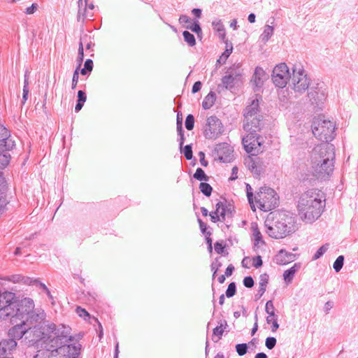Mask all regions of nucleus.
<instances>
[{
	"instance_id": "obj_1",
	"label": "nucleus",
	"mask_w": 358,
	"mask_h": 358,
	"mask_svg": "<svg viewBox=\"0 0 358 358\" xmlns=\"http://www.w3.org/2000/svg\"><path fill=\"white\" fill-rule=\"evenodd\" d=\"M71 330L69 327L64 324L56 325L49 322L45 324L43 332H40L38 337L43 335L42 343L46 351H38L35 358H41L45 354L49 357L55 353L63 355L64 358H78L80 348L69 344L73 339Z\"/></svg>"
},
{
	"instance_id": "obj_2",
	"label": "nucleus",
	"mask_w": 358,
	"mask_h": 358,
	"mask_svg": "<svg viewBox=\"0 0 358 358\" xmlns=\"http://www.w3.org/2000/svg\"><path fill=\"white\" fill-rule=\"evenodd\" d=\"M324 194L318 189H310L301 194L297 201V211L300 219L311 224L322 214L325 208Z\"/></svg>"
},
{
	"instance_id": "obj_3",
	"label": "nucleus",
	"mask_w": 358,
	"mask_h": 358,
	"mask_svg": "<svg viewBox=\"0 0 358 358\" xmlns=\"http://www.w3.org/2000/svg\"><path fill=\"white\" fill-rule=\"evenodd\" d=\"M310 161L313 174L318 179L328 178L334 169V145L329 143L316 145L311 152Z\"/></svg>"
},
{
	"instance_id": "obj_4",
	"label": "nucleus",
	"mask_w": 358,
	"mask_h": 358,
	"mask_svg": "<svg viewBox=\"0 0 358 358\" xmlns=\"http://www.w3.org/2000/svg\"><path fill=\"white\" fill-rule=\"evenodd\" d=\"M266 232L273 238H282L295 231V218L289 211L270 213L265 222Z\"/></svg>"
},
{
	"instance_id": "obj_5",
	"label": "nucleus",
	"mask_w": 358,
	"mask_h": 358,
	"mask_svg": "<svg viewBox=\"0 0 358 358\" xmlns=\"http://www.w3.org/2000/svg\"><path fill=\"white\" fill-rule=\"evenodd\" d=\"M47 324L46 322H43V325L38 329L35 325L32 327H27V323L24 320L21 321L20 324H16L8 331L9 339L3 340L2 341H13L17 343L16 340L21 339L24 336L25 338H31V341L41 340L42 341L43 335L38 337L40 332H43V327Z\"/></svg>"
},
{
	"instance_id": "obj_6",
	"label": "nucleus",
	"mask_w": 358,
	"mask_h": 358,
	"mask_svg": "<svg viewBox=\"0 0 358 358\" xmlns=\"http://www.w3.org/2000/svg\"><path fill=\"white\" fill-rule=\"evenodd\" d=\"M313 135L324 143H328L334 138L335 124L324 117L315 118L312 124Z\"/></svg>"
},
{
	"instance_id": "obj_7",
	"label": "nucleus",
	"mask_w": 358,
	"mask_h": 358,
	"mask_svg": "<svg viewBox=\"0 0 358 358\" xmlns=\"http://www.w3.org/2000/svg\"><path fill=\"white\" fill-rule=\"evenodd\" d=\"M255 200L259 208L263 211H269L278 206L279 197L274 189L264 187L255 196Z\"/></svg>"
},
{
	"instance_id": "obj_8",
	"label": "nucleus",
	"mask_w": 358,
	"mask_h": 358,
	"mask_svg": "<svg viewBox=\"0 0 358 358\" xmlns=\"http://www.w3.org/2000/svg\"><path fill=\"white\" fill-rule=\"evenodd\" d=\"M17 306V299L14 293L10 292H0V317L6 320L12 318L14 309Z\"/></svg>"
},
{
	"instance_id": "obj_9",
	"label": "nucleus",
	"mask_w": 358,
	"mask_h": 358,
	"mask_svg": "<svg viewBox=\"0 0 358 358\" xmlns=\"http://www.w3.org/2000/svg\"><path fill=\"white\" fill-rule=\"evenodd\" d=\"M14 146L15 141L8 136V130L0 124V166L2 168L9 163L10 155L6 151L12 150Z\"/></svg>"
},
{
	"instance_id": "obj_10",
	"label": "nucleus",
	"mask_w": 358,
	"mask_h": 358,
	"mask_svg": "<svg viewBox=\"0 0 358 358\" xmlns=\"http://www.w3.org/2000/svg\"><path fill=\"white\" fill-rule=\"evenodd\" d=\"M291 80L295 92H304L310 85V79L307 77L301 64H294L292 67Z\"/></svg>"
},
{
	"instance_id": "obj_11",
	"label": "nucleus",
	"mask_w": 358,
	"mask_h": 358,
	"mask_svg": "<svg viewBox=\"0 0 358 358\" xmlns=\"http://www.w3.org/2000/svg\"><path fill=\"white\" fill-rule=\"evenodd\" d=\"M224 131L221 120L215 115L210 116L206 120L203 134L208 139H215Z\"/></svg>"
},
{
	"instance_id": "obj_12",
	"label": "nucleus",
	"mask_w": 358,
	"mask_h": 358,
	"mask_svg": "<svg viewBox=\"0 0 358 358\" xmlns=\"http://www.w3.org/2000/svg\"><path fill=\"white\" fill-rule=\"evenodd\" d=\"M34 308V301L29 298H24L20 301L17 300V306L15 308L13 316L11 318L13 324L17 323V320L22 321L29 315Z\"/></svg>"
},
{
	"instance_id": "obj_13",
	"label": "nucleus",
	"mask_w": 358,
	"mask_h": 358,
	"mask_svg": "<svg viewBox=\"0 0 358 358\" xmlns=\"http://www.w3.org/2000/svg\"><path fill=\"white\" fill-rule=\"evenodd\" d=\"M243 70L239 64H234L226 72L222 78V83L226 89H231L238 84L241 79Z\"/></svg>"
},
{
	"instance_id": "obj_14",
	"label": "nucleus",
	"mask_w": 358,
	"mask_h": 358,
	"mask_svg": "<svg viewBox=\"0 0 358 358\" xmlns=\"http://www.w3.org/2000/svg\"><path fill=\"white\" fill-rule=\"evenodd\" d=\"M291 78L289 69L285 63L275 66L273 70L272 80L275 85L278 87H285L288 80Z\"/></svg>"
},
{
	"instance_id": "obj_15",
	"label": "nucleus",
	"mask_w": 358,
	"mask_h": 358,
	"mask_svg": "<svg viewBox=\"0 0 358 358\" xmlns=\"http://www.w3.org/2000/svg\"><path fill=\"white\" fill-rule=\"evenodd\" d=\"M260 136L257 134H252L248 133L245 136L242 138V143L244 146L245 151L248 153H251L252 155H256L262 152L260 141Z\"/></svg>"
},
{
	"instance_id": "obj_16",
	"label": "nucleus",
	"mask_w": 358,
	"mask_h": 358,
	"mask_svg": "<svg viewBox=\"0 0 358 358\" xmlns=\"http://www.w3.org/2000/svg\"><path fill=\"white\" fill-rule=\"evenodd\" d=\"M262 116H257L252 117V120L245 119L243 129L244 130L252 134H257L262 129Z\"/></svg>"
},
{
	"instance_id": "obj_17",
	"label": "nucleus",
	"mask_w": 358,
	"mask_h": 358,
	"mask_svg": "<svg viewBox=\"0 0 358 358\" xmlns=\"http://www.w3.org/2000/svg\"><path fill=\"white\" fill-rule=\"evenodd\" d=\"M265 310L268 315L266 317V322L268 324H272L271 331L275 332L279 328V324L277 321L276 315H275L274 306L272 301L270 300L266 302Z\"/></svg>"
},
{
	"instance_id": "obj_18",
	"label": "nucleus",
	"mask_w": 358,
	"mask_h": 358,
	"mask_svg": "<svg viewBox=\"0 0 358 358\" xmlns=\"http://www.w3.org/2000/svg\"><path fill=\"white\" fill-rule=\"evenodd\" d=\"M310 101L313 104L319 106L322 103L325 99V93L323 90L320 89H311L308 94Z\"/></svg>"
},
{
	"instance_id": "obj_19",
	"label": "nucleus",
	"mask_w": 358,
	"mask_h": 358,
	"mask_svg": "<svg viewBox=\"0 0 358 358\" xmlns=\"http://www.w3.org/2000/svg\"><path fill=\"white\" fill-rule=\"evenodd\" d=\"M45 318V313L43 310H34L28 315L25 318L24 322L27 323V327H31V324L34 323L41 322Z\"/></svg>"
},
{
	"instance_id": "obj_20",
	"label": "nucleus",
	"mask_w": 358,
	"mask_h": 358,
	"mask_svg": "<svg viewBox=\"0 0 358 358\" xmlns=\"http://www.w3.org/2000/svg\"><path fill=\"white\" fill-rule=\"evenodd\" d=\"M262 116L259 112V101L257 99L252 100L251 104L245 109L244 117L248 120H252V117Z\"/></svg>"
},
{
	"instance_id": "obj_21",
	"label": "nucleus",
	"mask_w": 358,
	"mask_h": 358,
	"mask_svg": "<svg viewBox=\"0 0 358 358\" xmlns=\"http://www.w3.org/2000/svg\"><path fill=\"white\" fill-rule=\"evenodd\" d=\"M275 259L278 264L284 265L294 261L295 255L281 250L275 256Z\"/></svg>"
},
{
	"instance_id": "obj_22",
	"label": "nucleus",
	"mask_w": 358,
	"mask_h": 358,
	"mask_svg": "<svg viewBox=\"0 0 358 358\" xmlns=\"http://www.w3.org/2000/svg\"><path fill=\"white\" fill-rule=\"evenodd\" d=\"M7 189L6 181L0 172V208H3L8 203L6 200Z\"/></svg>"
},
{
	"instance_id": "obj_23",
	"label": "nucleus",
	"mask_w": 358,
	"mask_h": 358,
	"mask_svg": "<svg viewBox=\"0 0 358 358\" xmlns=\"http://www.w3.org/2000/svg\"><path fill=\"white\" fill-rule=\"evenodd\" d=\"M266 79V74L263 69L261 67H257L255 69V71L252 80L255 86L257 87H261L264 84V80Z\"/></svg>"
},
{
	"instance_id": "obj_24",
	"label": "nucleus",
	"mask_w": 358,
	"mask_h": 358,
	"mask_svg": "<svg viewBox=\"0 0 358 358\" xmlns=\"http://www.w3.org/2000/svg\"><path fill=\"white\" fill-rule=\"evenodd\" d=\"M301 264L295 263L290 268L286 270L283 273V278L286 283L292 282L295 273L300 269Z\"/></svg>"
},
{
	"instance_id": "obj_25",
	"label": "nucleus",
	"mask_w": 358,
	"mask_h": 358,
	"mask_svg": "<svg viewBox=\"0 0 358 358\" xmlns=\"http://www.w3.org/2000/svg\"><path fill=\"white\" fill-rule=\"evenodd\" d=\"M17 346L13 341H0V358H13L3 356L8 351H10Z\"/></svg>"
},
{
	"instance_id": "obj_26",
	"label": "nucleus",
	"mask_w": 358,
	"mask_h": 358,
	"mask_svg": "<svg viewBox=\"0 0 358 358\" xmlns=\"http://www.w3.org/2000/svg\"><path fill=\"white\" fill-rule=\"evenodd\" d=\"M274 29L271 25H266L264 28L263 33L260 35V40L266 43L273 36Z\"/></svg>"
},
{
	"instance_id": "obj_27",
	"label": "nucleus",
	"mask_w": 358,
	"mask_h": 358,
	"mask_svg": "<svg viewBox=\"0 0 358 358\" xmlns=\"http://www.w3.org/2000/svg\"><path fill=\"white\" fill-rule=\"evenodd\" d=\"M215 100V94L210 92L204 99L202 106L204 109H209L213 106Z\"/></svg>"
},
{
	"instance_id": "obj_28",
	"label": "nucleus",
	"mask_w": 358,
	"mask_h": 358,
	"mask_svg": "<svg viewBox=\"0 0 358 358\" xmlns=\"http://www.w3.org/2000/svg\"><path fill=\"white\" fill-rule=\"evenodd\" d=\"M245 164L247 166L249 170L256 176H257L258 169H256L255 159L252 157H248L245 159Z\"/></svg>"
},
{
	"instance_id": "obj_29",
	"label": "nucleus",
	"mask_w": 358,
	"mask_h": 358,
	"mask_svg": "<svg viewBox=\"0 0 358 358\" xmlns=\"http://www.w3.org/2000/svg\"><path fill=\"white\" fill-rule=\"evenodd\" d=\"M224 332L223 324L221 323L220 326L213 329L212 339L215 342H217L222 337Z\"/></svg>"
},
{
	"instance_id": "obj_30",
	"label": "nucleus",
	"mask_w": 358,
	"mask_h": 358,
	"mask_svg": "<svg viewBox=\"0 0 358 358\" xmlns=\"http://www.w3.org/2000/svg\"><path fill=\"white\" fill-rule=\"evenodd\" d=\"M8 280L12 281L15 283L23 282L24 284H30L31 282L29 278L23 277L20 275H11L10 277L8 278Z\"/></svg>"
},
{
	"instance_id": "obj_31",
	"label": "nucleus",
	"mask_w": 358,
	"mask_h": 358,
	"mask_svg": "<svg viewBox=\"0 0 358 358\" xmlns=\"http://www.w3.org/2000/svg\"><path fill=\"white\" fill-rule=\"evenodd\" d=\"M194 178L199 181H208L209 180V177L206 175L201 168H197L194 174Z\"/></svg>"
},
{
	"instance_id": "obj_32",
	"label": "nucleus",
	"mask_w": 358,
	"mask_h": 358,
	"mask_svg": "<svg viewBox=\"0 0 358 358\" xmlns=\"http://www.w3.org/2000/svg\"><path fill=\"white\" fill-rule=\"evenodd\" d=\"M185 41L188 43L189 46H194L196 44L194 36L188 31H184L182 33Z\"/></svg>"
},
{
	"instance_id": "obj_33",
	"label": "nucleus",
	"mask_w": 358,
	"mask_h": 358,
	"mask_svg": "<svg viewBox=\"0 0 358 358\" xmlns=\"http://www.w3.org/2000/svg\"><path fill=\"white\" fill-rule=\"evenodd\" d=\"M199 189L205 196H210L211 195L213 188L208 183L201 182L199 185Z\"/></svg>"
},
{
	"instance_id": "obj_34",
	"label": "nucleus",
	"mask_w": 358,
	"mask_h": 358,
	"mask_svg": "<svg viewBox=\"0 0 358 358\" xmlns=\"http://www.w3.org/2000/svg\"><path fill=\"white\" fill-rule=\"evenodd\" d=\"M78 19L79 20L81 17H83V20L87 17L85 15L86 7H85V1L78 0ZM87 6V5L85 6Z\"/></svg>"
},
{
	"instance_id": "obj_35",
	"label": "nucleus",
	"mask_w": 358,
	"mask_h": 358,
	"mask_svg": "<svg viewBox=\"0 0 358 358\" xmlns=\"http://www.w3.org/2000/svg\"><path fill=\"white\" fill-rule=\"evenodd\" d=\"M221 206H222V203L218 202L216 204L215 211L212 212L209 214L210 216V220L213 222H217V221H221L220 216H219V213H220V209Z\"/></svg>"
},
{
	"instance_id": "obj_36",
	"label": "nucleus",
	"mask_w": 358,
	"mask_h": 358,
	"mask_svg": "<svg viewBox=\"0 0 358 358\" xmlns=\"http://www.w3.org/2000/svg\"><path fill=\"white\" fill-rule=\"evenodd\" d=\"M343 262L344 257L343 255L338 256L333 265V267L336 272H339L341 270L343 266Z\"/></svg>"
},
{
	"instance_id": "obj_37",
	"label": "nucleus",
	"mask_w": 358,
	"mask_h": 358,
	"mask_svg": "<svg viewBox=\"0 0 358 358\" xmlns=\"http://www.w3.org/2000/svg\"><path fill=\"white\" fill-rule=\"evenodd\" d=\"M236 350L238 355L243 356L248 352V345L246 343L237 344L236 345Z\"/></svg>"
},
{
	"instance_id": "obj_38",
	"label": "nucleus",
	"mask_w": 358,
	"mask_h": 358,
	"mask_svg": "<svg viewBox=\"0 0 358 358\" xmlns=\"http://www.w3.org/2000/svg\"><path fill=\"white\" fill-rule=\"evenodd\" d=\"M185 127L187 130H192L194 126V117L192 115L189 114L187 116L185 120Z\"/></svg>"
},
{
	"instance_id": "obj_39",
	"label": "nucleus",
	"mask_w": 358,
	"mask_h": 358,
	"mask_svg": "<svg viewBox=\"0 0 358 358\" xmlns=\"http://www.w3.org/2000/svg\"><path fill=\"white\" fill-rule=\"evenodd\" d=\"M236 283L231 282L229 285L226 291L227 297L231 298V297L234 296L236 294Z\"/></svg>"
},
{
	"instance_id": "obj_40",
	"label": "nucleus",
	"mask_w": 358,
	"mask_h": 358,
	"mask_svg": "<svg viewBox=\"0 0 358 358\" xmlns=\"http://www.w3.org/2000/svg\"><path fill=\"white\" fill-rule=\"evenodd\" d=\"M328 248H329V244H325V245L321 246L317 250V251L315 252L313 259L314 260L319 259L320 257H322L326 252V251L328 250Z\"/></svg>"
},
{
	"instance_id": "obj_41",
	"label": "nucleus",
	"mask_w": 358,
	"mask_h": 358,
	"mask_svg": "<svg viewBox=\"0 0 358 358\" xmlns=\"http://www.w3.org/2000/svg\"><path fill=\"white\" fill-rule=\"evenodd\" d=\"M252 228L255 242L259 243V242L262 241V236L257 224L255 226L252 225Z\"/></svg>"
},
{
	"instance_id": "obj_42",
	"label": "nucleus",
	"mask_w": 358,
	"mask_h": 358,
	"mask_svg": "<svg viewBox=\"0 0 358 358\" xmlns=\"http://www.w3.org/2000/svg\"><path fill=\"white\" fill-rule=\"evenodd\" d=\"M232 50H233L232 44L231 43L229 45L228 43H227L226 50H225L224 52L222 55V56L220 57V59L217 60V62H221L222 58H224V60H227V59L229 57V55L232 52Z\"/></svg>"
},
{
	"instance_id": "obj_43",
	"label": "nucleus",
	"mask_w": 358,
	"mask_h": 358,
	"mask_svg": "<svg viewBox=\"0 0 358 358\" xmlns=\"http://www.w3.org/2000/svg\"><path fill=\"white\" fill-rule=\"evenodd\" d=\"M212 26L215 30L217 32H221L224 31V27L220 20H214L212 22Z\"/></svg>"
},
{
	"instance_id": "obj_44",
	"label": "nucleus",
	"mask_w": 358,
	"mask_h": 358,
	"mask_svg": "<svg viewBox=\"0 0 358 358\" xmlns=\"http://www.w3.org/2000/svg\"><path fill=\"white\" fill-rule=\"evenodd\" d=\"M255 159L256 169H258L257 176L259 177L261 175L262 172L263 171L264 166V163H263L262 160L259 157H255Z\"/></svg>"
},
{
	"instance_id": "obj_45",
	"label": "nucleus",
	"mask_w": 358,
	"mask_h": 358,
	"mask_svg": "<svg viewBox=\"0 0 358 358\" xmlns=\"http://www.w3.org/2000/svg\"><path fill=\"white\" fill-rule=\"evenodd\" d=\"M276 342H277V341H276L275 338L268 337L265 341L266 347L269 350H272L275 346Z\"/></svg>"
},
{
	"instance_id": "obj_46",
	"label": "nucleus",
	"mask_w": 358,
	"mask_h": 358,
	"mask_svg": "<svg viewBox=\"0 0 358 358\" xmlns=\"http://www.w3.org/2000/svg\"><path fill=\"white\" fill-rule=\"evenodd\" d=\"M252 189L251 187L249 185H247V196L248 201L250 203V205L253 210H255V205L253 203V194L252 192H250Z\"/></svg>"
},
{
	"instance_id": "obj_47",
	"label": "nucleus",
	"mask_w": 358,
	"mask_h": 358,
	"mask_svg": "<svg viewBox=\"0 0 358 358\" xmlns=\"http://www.w3.org/2000/svg\"><path fill=\"white\" fill-rule=\"evenodd\" d=\"M183 153L187 159L189 160L192 158V150L191 145H187L184 147Z\"/></svg>"
},
{
	"instance_id": "obj_48",
	"label": "nucleus",
	"mask_w": 358,
	"mask_h": 358,
	"mask_svg": "<svg viewBox=\"0 0 358 358\" xmlns=\"http://www.w3.org/2000/svg\"><path fill=\"white\" fill-rule=\"evenodd\" d=\"M83 58H84L83 45L82 41H80V43H79L78 55V59H77V60H78V62L79 63V66H78V68L80 67L81 63L83 61Z\"/></svg>"
},
{
	"instance_id": "obj_49",
	"label": "nucleus",
	"mask_w": 358,
	"mask_h": 358,
	"mask_svg": "<svg viewBox=\"0 0 358 358\" xmlns=\"http://www.w3.org/2000/svg\"><path fill=\"white\" fill-rule=\"evenodd\" d=\"M187 29H191L193 32L198 35L201 33V28L198 22H194L192 24L187 27Z\"/></svg>"
},
{
	"instance_id": "obj_50",
	"label": "nucleus",
	"mask_w": 358,
	"mask_h": 358,
	"mask_svg": "<svg viewBox=\"0 0 358 358\" xmlns=\"http://www.w3.org/2000/svg\"><path fill=\"white\" fill-rule=\"evenodd\" d=\"M78 78H79V73H78V68H77L73 73V78H72L71 88L73 90L76 87V85H77V83L78 81Z\"/></svg>"
},
{
	"instance_id": "obj_51",
	"label": "nucleus",
	"mask_w": 358,
	"mask_h": 358,
	"mask_svg": "<svg viewBox=\"0 0 358 358\" xmlns=\"http://www.w3.org/2000/svg\"><path fill=\"white\" fill-rule=\"evenodd\" d=\"M243 285L248 287L251 288L254 286V280L251 276L245 277L243 279Z\"/></svg>"
},
{
	"instance_id": "obj_52",
	"label": "nucleus",
	"mask_w": 358,
	"mask_h": 358,
	"mask_svg": "<svg viewBox=\"0 0 358 358\" xmlns=\"http://www.w3.org/2000/svg\"><path fill=\"white\" fill-rule=\"evenodd\" d=\"M268 281V275L264 273L260 275L259 286L266 287Z\"/></svg>"
},
{
	"instance_id": "obj_53",
	"label": "nucleus",
	"mask_w": 358,
	"mask_h": 358,
	"mask_svg": "<svg viewBox=\"0 0 358 358\" xmlns=\"http://www.w3.org/2000/svg\"><path fill=\"white\" fill-rule=\"evenodd\" d=\"M252 262H253L252 265L255 268H259V267L262 266V264H263L262 257L260 256H257L255 257H253Z\"/></svg>"
},
{
	"instance_id": "obj_54",
	"label": "nucleus",
	"mask_w": 358,
	"mask_h": 358,
	"mask_svg": "<svg viewBox=\"0 0 358 358\" xmlns=\"http://www.w3.org/2000/svg\"><path fill=\"white\" fill-rule=\"evenodd\" d=\"M76 313L78 314V315L80 317H84L85 318V317H89L90 315L89 313L83 308H82L81 307H77L76 308Z\"/></svg>"
},
{
	"instance_id": "obj_55",
	"label": "nucleus",
	"mask_w": 358,
	"mask_h": 358,
	"mask_svg": "<svg viewBox=\"0 0 358 358\" xmlns=\"http://www.w3.org/2000/svg\"><path fill=\"white\" fill-rule=\"evenodd\" d=\"M86 99H87V96H86L85 92H83V90H79L78 92V100L77 101H78V102L85 103L86 101Z\"/></svg>"
},
{
	"instance_id": "obj_56",
	"label": "nucleus",
	"mask_w": 358,
	"mask_h": 358,
	"mask_svg": "<svg viewBox=\"0 0 358 358\" xmlns=\"http://www.w3.org/2000/svg\"><path fill=\"white\" fill-rule=\"evenodd\" d=\"M38 8V4L36 3H32L30 7L26 9V13L28 15L33 14Z\"/></svg>"
},
{
	"instance_id": "obj_57",
	"label": "nucleus",
	"mask_w": 358,
	"mask_h": 358,
	"mask_svg": "<svg viewBox=\"0 0 358 358\" xmlns=\"http://www.w3.org/2000/svg\"><path fill=\"white\" fill-rule=\"evenodd\" d=\"M215 250L218 254H222L224 252V247L222 245V243L219 242H216L215 243Z\"/></svg>"
},
{
	"instance_id": "obj_58",
	"label": "nucleus",
	"mask_w": 358,
	"mask_h": 358,
	"mask_svg": "<svg viewBox=\"0 0 358 358\" xmlns=\"http://www.w3.org/2000/svg\"><path fill=\"white\" fill-rule=\"evenodd\" d=\"M201 83L200 81H196L194 83V84L193 85V87H192V93H196L198 92L199 91H200L201 88Z\"/></svg>"
},
{
	"instance_id": "obj_59",
	"label": "nucleus",
	"mask_w": 358,
	"mask_h": 358,
	"mask_svg": "<svg viewBox=\"0 0 358 358\" xmlns=\"http://www.w3.org/2000/svg\"><path fill=\"white\" fill-rule=\"evenodd\" d=\"M199 159H200L201 164L202 166H207L208 162L205 159V154H204V152H199Z\"/></svg>"
},
{
	"instance_id": "obj_60",
	"label": "nucleus",
	"mask_w": 358,
	"mask_h": 358,
	"mask_svg": "<svg viewBox=\"0 0 358 358\" xmlns=\"http://www.w3.org/2000/svg\"><path fill=\"white\" fill-rule=\"evenodd\" d=\"M84 68L85 69H88V71H92L93 69V62L92 59H87L84 64Z\"/></svg>"
},
{
	"instance_id": "obj_61",
	"label": "nucleus",
	"mask_w": 358,
	"mask_h": 358,
	"mask_svg": "<svg viewBox=\"0 0 358 358\" xmlns=\"http://www.w3.org/2000/svg\"><path fill=\"white\" fill-rule=\"evenodd\" d=\"M29 87H26V86L23 87V95H22V103L24 104L25 101L27 100L29 95Z\"/></svg>"
},
{
	"instance_id": "obj_62",
	"label": "nucleus",
	"mask_w": 358,
	"mask_h": 358,
	"mask_svg": "<svg viewBox=\"0 0 358 358\" xmlns=\"http://www.w3.org/2000/svg\"><path fill=\"white\" fill-rule=\"evenodd\" d=\"M238 168L236 166H234L233 169H232V171H231V177L229 178V180H236L237 178H238Z\"/></svg>"
},
{
	"instance_id": "obj_63",
	"label": "nucleus",
	"mask_w": 358,
	"mask_h": 358,
	"mask_svg": "<svg viewBox=\"0 0 358 358\" xmlns=\"http://www.w3.org/2000/svg\"><path fill=\"white\" fill-rule=\"evenodd\" d=\"M225 215H225V209H224V205L222 204V206H220V213H219V216H220L221 221L225 220Z\"/></svg>"
},
{
	"instance_id": "obj_64",
	"label": "nucleus",
	"mask_w": 358,
	"mask_h": 358,
	"mask_svg": "<svg viewBox=\"0 0 358 358\" xmlns=\"http://www.w3.org/2000/svg\"><path fill=\"white\" fill-rule=\"evenodd\" d=\"M234 271V266L232 264L229 265L225 271V275H227V277L231 275Z\"/></svg>"
}]
</instances>
